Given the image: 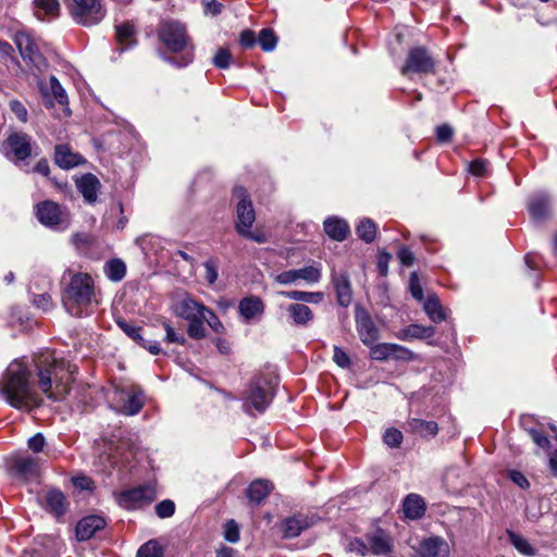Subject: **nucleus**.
Returning <instances> with one entry per match:
<instances>
[{
	"instance_id": "obj_8",
	"label": "nucleus",
	"mask_w": 557,
	"mask_h": 557,
	"mask_svg": "<svg viewBox=\"0 0 557 557\" xmlns=\"http://www.w3.org/2000/svg\"><path fill=\"white\" fill-rule=\"evenodd\" d=\"M35 210L38 221L50 228L65 230L70 224L69 212L54 201L44 200Z\"/></svg>"
},
{
	"instance_id": "obj_38",
	"label": "nucleus",
	"mask_w": 557,
	"mask_h": 557,
	"mask_svg": "<svg viewBox=\"0 0 557 557\" xmlns=\"http://www.w3.org/2000/svg\"><path fill=\"white\" fill-rule=\"evenodd\" d=\"M104 271L111 281L120 282L126 274V265L120 259H111L106 263Z\"/></svg>"
},
{
	"instance_id": "obj_45",
	"label": "nucleus",
	"mask_w": 557,
	"mask_h": 557,
	"mask_svg": "<svg viewBox=\"0 0 557 557\" xmlns=\"http://www.w3.org/2000/svg\"><path fill=\"white\" fill-rule=\"evenodd\" d=\"M162 326H163V329L165 331V341L168 343H174V344H178V345H185L186 344V338H185L184 334L181 333V332H177L172 326L170 321L163 319L162 320Z\"/></svg>"
},
{
	"instance_id": "obj_63",
	"label": "nucleus",
	"mask_w": 557,
	"mask_h": 557,
	"mask_svg": "<svg viewBox=\"0 0 557 557\" xmlns=\"http://www.w3.org/2000/svg\"><path fill=\"white\" fill-rule=\"evenodd\" d=\"M436 136H437L438 141L447 143L451 139L453 128L447 124L440 125L436 128Z\"/></svg>"
},
{
	"instance_id": "obj_44",
	"label": "nucleus",
	"mask_w": 557,
	"mask_h": 557,
	"mask_svg": "<svg viewBox=\"0 0 557 557\" xmlns=\"http://www.w3.org/2000/svg\"><path fill=\"white\" fill-rule=\"evenodd\" d=\"M187 335L193 339H202L207 336L205 320L202 317L188 321Z\"/></svg>"
},
{
	"instance_id": "obj_46",
	"label": "nucleus",
	"mask_w": 557,
	"mask_h": 557,
	"mask_svg": "<svg viewBox=\"0 0 557 557\" xmlns=\"http://www.w3.org/2000/svg\"><path fill=\"white\" fill-rule=\"evenodd\" d=\"M232 54L226 48H219L213 57V64L218 69H227L231 65Z\"/></svg>"
},
{
	"instance_id": "obj_56",
	"label": "nucleus",
	"mask_w": 557,
	"mask_h": 557,
	"mask_svg": "<svg viewBox=\"0 0 557 557\" xmlns=\"http://www.w3.org/2000/svg\"><path fill=\"white\" fill-rule=\"evenodd\" d=\"M333 360L343 369L349 368L351 363L349 356L338 346H334Z\"/></svg>"
},
{
	"instance_id": "obj_24",
	"label": "nucleus",
	"mask_w": 557,
	"mask_h": 557,
	"mask_svg": "<svg viewBox=\"0 0 557 557\" xmlns=\"http://www.w3.org/2000/svg\"><path fill=\"white\" fill-rule=\"evenodd\" d=\"M323 228L326 235L336 242H343L350 233V227L344 219L329 216L323 222Z\"/></svg>"
},
{
	"instance_id": "obj_41",
	"label": "nucleus",
	"mask_w": 557,
	"mask_h": 557,
	"mask_svg": "<svg viewBox=\"0 0 557 557\" xmlns=\"http://www.w3.org/2000/svg\"><path fill=\"white\" fill-rule=\"evenodd\" d=\"M257 42L263 51H272L277 44V37L271 28H263L260 30Z\"/></svg>"
},
{
	"instance_id": "obj_21",
	"label": "nucleus",
	"mask_w": 557,
	"mask_h": 557,
	"mask_svg": "<svg viewBox=\"0 0 557 557\" xmlns=\"http://www.w3.org/2000/svg\"><path fill=\"white\" fill-rule=\"evenodd\" d=\"M84 158L74 152L67 145H57L54 148V163L61 169H73L84 163Z\"/></svg>"
},
{
	"instance_id": "obj_1",
	"label": "nucleus",
	"mask_w": 557,
	"mask_h": 557,
	"mask_svg": "<svg viewBox=\"0 0 557 557\" xmlns=\"http://www.w3.org/2000/svg\"><path fill=\"white\" fill-rule=\"evenodd\" d=\"M38 386L48 398L57 401L70 393L69 383L77 368L51 352L41 354L36 360Z\"/></svg>"
},
{
	"instance_id": "obj_19",
	"label": "nucleus",
	"mask_w": 557,
	"mask_h": 557,
	"mask_svg": "<svg viewBox=\"0 0 557 557\" xmlns=\"http://www.w3.org/2000/svg\"><path fill=\"white\" fill-rule=\"evenodd\" d=\"M107 522L101 516H88L78 521L76 525V537L78 541L91 539L96 532L102 530Z\"/></svg>"
},
{
	"instance_id": "obj_54",
	"label": "nucleus",
	"mask_w": 557,
	"mask_h": 557,
	"mask_svg": "<svg viewBox=\"0 0 557 557\" xmlns=\"http://www.w3.org/2000/svg\"><path fill=\"white\" fill-rule=\"evenodd\" d=\"M224 537L230 543H236L239 540V528L234 520H230L224 527Z\"/></svg>"
},
{
	"instance_id": "obj_57",
	"label": "nucleus",
	"mask_w": 557,
	"mask_h": 557,
	"mask_svg": "<svg viewBox=\"0 0 557 557\" xmlns=\"http://www.w3.org/2000/svg\"><path fill=\"white\" fill-rule=\"evenodd\" d=\"M33 304L45 311L51 310L53 308L52 298L48 293L35 295L33 298Z\"/></svg>"
},
{
	"instance_id": "obj_35",
	"label": "nucleus",
	"mask_w": 557,
	"mask_h": 557,
	"mask_svg": "<svg viewBox=\"0 0 557 557\" xmlns=\"http://www.w3.org/2000/svg\"><path fill=\"white\" fill-rule=\"evenodd\" d=\"M35 15L44 21L46 16L55 17L59 15L60 3L58 0H34Z\"/></svg>"
},
{
	"instance_id": "obj_25",
	"label": "nucleus",
	"mask_w": 557,
	"mask_h": 557,
	"mask_svg": "<svg viewBox=\"0 0 557 557\" xmlns=\"http://www.w3.org/2000/svg\"><path fill=\"white\" fill-rule=\"evenodd\" d=\"M367 540L370 544L369 552L374 555H386L392 552V540L382 529H377L373 533L368 534Z\"/></svg>"
},
{
	"instance_id": "obj_9",
	"label": "nucleus",
	"mask_w": 557,
	"mask_h": 557,
	"mask_svg": "<svg viewBox=\"0 0 557 557\" xmlns=\"http://www.w3.org/2000/svg\"><path fill=\"white\" fill-rule=\"evenodd\" d=\"M435 61L423 47H416L409 50L405 64L400 72L403 75L410 73L428 75L434 73Z\"/></svg>"
},
{
	"instance_id": "obj_43",
	"label": "nucleus",
	"mask_w": 557,
	"mask_h": 557,
	"mask_svg": "<svg viewBox=\"0 0 557 557\" xmlns=\"http://www.w3.org/2000/svg\"><path fill=\"white\" fill-rule=\"evenodd\" d=\"M371 347V358L379 361H384L392 359L394 344L392 343H381L376 345H372Z\"/></svg>"
},
{
	"instance_id": "obj_11",
	"label": "nucleus",
	"mask_w": 557,
	"mask_h": 557,
	"mask_svg": "<svg viewBox=\"0 0 557 557\" xmlns=\"http://www.w3.org/2000/svg\"><path fill=\"white\" fill-rule=\"evenodd\" d=\"M157 497L153 485L146 484L123 491L117 496V503L125 509H137L152 503Z\"/></svg>"
},
{
	"instance_id": "obj_4",
	"label": "nucleus",
	"mask_w": 557,
	"mask_h": 557,
	"mask_svg": "<svg viewBox=\"0 0 557 557\" xmlns=\"http://www.w3.org/2000/svg\"><path fill=\"white\" fill-rule=\"evenodd\" d=\"M234 196L238 199L236 205L235 230L237 234L246 239L258 244L268 242V236L260 230L252 231L256 221V212L247 190L237 186L234 188Z\"/></svg>"
},
{
	"instance_id": "obj_3",
	"label": "nucleus",
	"mask_w": 557,
	"mask_h": 557,
	"mask_svg": "<svg viewBox=\"0 0 557 557\" xmlns=\"http://www.w3.org/2000/svg\"><path fill=\"white\" fill-rule=\"evenodd\" d=\"M100 292L88 273H71L62 292V305L73 317L81 318L92 312L100 302Z\"/></svg>"
},
{
	"instance_id": "obj_29",
	"label": "nucleus",
	"mask_w": 557,
	"mask_h": 557,
	"mask_svg": "<svg viewBox=\"0 0 557 557\" xmlns=\"http://www.w3.org/2000/svg\"><path fill=\"white\" fill-rule=\"evenodd\" d=\"M404 513L408 519L416 520L425 512V503L420 495L409 494L403 503Z\"/></svg>"
},
{
	"instance_id": "obj_51",
	"label": "nucleus",
	"mask_w": 557,
	"mask_h": 557,
	"mask_svg": "<svg viewBox=\"0 0 557 557\" xmlns=\"http://www.w3.org/2000/svg\"><path fill=\"white\" fill-rule=\"evenodd\" d=\"M175 512V504L171 499H164L157 504L156 513L159 518H170Z\"/></svg>"
},
{
	"instance_id": "obj_37",
	"label": "nucleus",
	"mask_w": 557,
	"mask_h": 557,
	"mask_svg": "<svg viewBox=\"0 0 557 557\" xmlns=\"http://www.w3.org/2000/svg\"><path fill=\"white\" fill-rule=\"evenodd\" d=\"M423 308L429 318L435 323H440L446 319L444 309L437 297L434 295L428 297L424 301Z\"/></svg>"
},
{
	"instance_id": "obj_18",
	"label": "nucleus",
	"mask_w": 557,
	"mask_h": 557,
	"mask_svg": "<svg viewBox=\"0 0 557 557\" xmlns=\"http://www.w3.org/2000/svg\"><path fill=\"white\" fill-rule=\"evenodd\" d=\"M12 472L23 481L34 480L39 474V463L33 457H15L11 465Z\"/></svg>"
},
{
	"instance_id": "obj_33",
	"label": "nucleus",
	"mask_w": 557,
	"mask_h": 557,
	"mask_svg": "<svg viewBox=\"0 0 557 557\" xmlns=\"http://www.w3.org/2000/svg\"><path fill=\"white\" fill-rule=\"evenodd\" d=\"M287 311L296 325L306 326L314 318L312 310L304 304H292Z\"/></svg>"
},
{
	"instance_id": "obj_42",
	"label": "nucleus",
	"mask_w": 557,
	"mask_h": 557,
	"mask_svg": "<svg viewBox=\"0 0 557 557\" xmlns=\"http://www.w3.org/2000/svg\"><path fill=\"white\" fill-rule=\"evenodd\" d=\"M509 540H510V543L515 546V548L519 553H521L525 556H534L535 555L536 552H535L534 547L523 536L516 534L513 532H509Z\"/></svg>"
},
{
	"instance_id": "obj_28",
	"label": "nucleus",
	"mask_w": 557,
	"mask_h": 557,
	"mask_svg": "<svg viewBox=\"0 0 557 557\" xmlns=\"http://www.w3.org/2000/svg\"><path fill=\"white\" fill-rule=\"evenodd\" d=\"M273 484L268 480L258 479L250 483L247 496L251 503L261 504L272 492Z\"/></svg>"
},
{
	"instance_id": "obj_32",
	"label": "nucleus",
	"mask_w": 557,
	"mask_h": 557,
	"mask_svg": "<svg viewBox=\"0 0 557 557\" xmlns=\"http://www.w3.org/2000/svg\"><path fill=\"white\" fill-rule=\"evenodd\" d=\"M435 334V329L433 326H423L419 324H410L406 329L401 330L397 334V338L403 341L408 339H423L430 338Z\"/></svg>"
},
{
	"instance_id": "obj_12",
	"label": "nucleus",
	"mask_w": 557,
	"mask_h": 557,
	"mask_svg": "<svg viewBox=\"0 0 557 557\" xmlns=\"http://www.w3.org/2000/svg\"><path fill=\"white\" fill-rule=\"evenodd\" d=\"M13 40L24 61L29 62L37 69L46 65L45 58L39 52L38 46L29 33L18 30L15 33Z\"/></svg>"
},
{
	"instance_id": "obj_53",
	"label": "nucleus",
	"mask_w": 557,
	"mask_h": 557,
	"mask_svg": "<svg viewBox=\"0 0 557 557\" xmlns=\"http://www.w3.org/2000/svg\"><path fill=\"white\" fill-rule=\"evenodd\" d=\"M409 290L411 293V296L421 301L423 299V288L420 284L419 276L416 272L411 273L409 278Z\"/></svg>"
},
{
	"instance_id": "obj_27",
	"label": "nucleus",
	"mask_w": 557,
	"mask_h": 557,
	"mask_svg": "<svg viewBox=\"0 0 557 557\" xmlns=\"http://www.w3.org/2000/svg\"><path fill=\"white\" fill-rule=\"evenodd\" d=\"M76 186L87 202L92 203L96 201L100 182L95 175L90 173L83 175L77 181Z\"/></svg>"
},
{
	"instance_id": "obj_14",
	"label": "nucleus",
	"mask_w": 557,
	"mask_h": 557,
	"mask_svg": "<svg viewBox=\"0 0 557 557\" xmlns=\"http://www.w3.org/2000/svg\"><path fill=\"white\" fill-rule=\"evenodd\" d=\"M203 311H208V307L188 295L177 300L173 306L174 314L186 321L200 318Z\"/></svg>"
},
{
	"instance_id": "obj_22",
	"label": "nucleus",
	"mask_w": 557,
	"mask_h": 557,
	"mask_svg": "<svg viewBox=\"0 0 557 557\" xmlns=\"http://www.w3.org/2000/svg\"><path fill=\"white\" fill-rule=\"evenodd\" d=\"M332 283L338 305L348 307L352 300V289L348 275L346 273H335L332 275Z\"/></svg>"
},
{
	"instance_id": "obj_15",
	"label": "nucleus",
	"mask_w": 557,
	"mask_h": 557,
	"mask_svg": "<svg viewBox=\"0 0 557 557\" xmlns=\"http://www.w3.org/2000/svg\"><path fill=\"white\" fill-rule=\"evenodd\" d=\"M7 143L18 161H24L32 156L33 140L28 134L23 132L11 133L7 138Z\"/></svg>"
},
{
	"instance_id": "obj_64",
	"label": "nucleus",
	"mask_w": 557,
	"mask_h": 557,
	"mask_svg": "<svg viewBox=\"0 0 557 557\" xmlns=\"http://www.w3.org/2000/svg\"><path fill=\"white\" fill-rule=\"evenodd\" d=\"M509 478L513 483H516L521 488H528L530 486L528 479L520 471H510Z\"/></svg>"
},
{
	"instance_id": "obj_62",
	"label": "nucleus",
	"mask_w": 557,
	"mask_h": 557,
	"mask_svg": "<svg viewBox=\"0 0 557 557\" xmlns=\"http://www.w3.org/2000/svg\"><path fill=\"white\" fill-rule=\"evenodd\" d=\"M529 433L533 442L536 443L537 446L542 448H547L549 446V440L543 432L531 429Z\"/></svg>"
},
{
	"instance_id": "obj_55",
	"label": "nucleus",
	"mask_w": 557,
	"mask_h": 557,
	"mask_svg": "<svg viewBox=\"0 0 557 557\" xmlns=\"http://www.w3.org/2000/svg\"><path fill=\"white\" fill-rule=\"evenodd\" d=\"M206 274L205 278L209 285H213L219 276L218 267L214 260H208L203 263Z\"/></svg>"
},
{
	"instance_id": "obj_60",
	"label": "nucleus",
	"mask_w": 557,
	"mask_h": 557,
	"mask_svg": "<svg viewBox=\"0 0 557 557\" xmlns=\"http://www.w3.org/2000/svg\"><path fill=\"white\" fill-rule=\"evenodd\" d=\"M27 445L34 453H40L44 450L46 440L41 433H37L28 440Z\"/></svg>"
},
{
	"instance_id": "obj_10",
	"label": "nucleus",
	"mask_w": 557,
	"mask_h": 557,
	"mask_svg": "<svg viewBox=\"0 0 557 557\" xmlns=\"http://www.w3.org/2000/svg\"><path fill=\"white\" fill-rule=\"evenodd\" d=\"M116 410L126 416L137 414L145 404L144 391L139 386L116 388Z\"/></svg>"
},
{
	"instance_id": "obj_5",
	"label": "nucleus",
	"mask_w": 557,
	"mask_h": 557,
	"mask_svg": "<svg viewBox=\"0 0 557 557\" xmlns=\"http://www.w3.org/2000/svg\"><path fill=\"white\" fill-rule=\"evenodd\" d=\"M159 40L172 52H185L180 62H175L177 66H186L193 61V53L188 51L190 40L187 35L186 27L175 21H164L158 28ZM174 63L173 58L166 59Z\"/></svg>"
},
{
	"instance_id": "obj_61",
	"label": "nucleus",
	"mask_w": 557,
	"mask_h": 557,
	"mask_svg": "<svg viewBox=\"0 0 557 557\" xmlns=\"http://www.w3.org/2000/svg\"><path fill=\"white\" fill-rule=\"evenodd\" d=\"M486 162L480 159L469 163V172L475 176H483L486 172Z\"/></svg>"
},
{
	"instance_id": "obj_7",
	"label": "nucleus",
	"mask_w": 557,
	"mask_h": 557,
	"mask_svg": "<svg viewBox=\"0 0 557 557\" xmlns=\"http://www.w3.org/2000/svg\"><path fill=\"white\" fill-rule=\"evenodd\" d=\"M66 5L73 20L84 26L96 25L106 15L101 0H70Z\"/></svg>"
},
{
	"instance_id": "obj_40",
	"label": "nucleus",
	"mask_w": 557,
	"mask_h": 557,
	"mask_svg": "<svg viewBox=\"0 0 557 557\" xmlns=\"http://www.w3.org/2000/svg\"><path fill=\"white\" fill-rule=\"evenodd\" d=\"M116 39L117 42L123 46L122 50L133 46L135 44L133 26L129 24L116 26Z\"/></svg>"
},
{
	"instance_id": "obj_6",
	"label": "nucleus",
	"mask_w": 557,
	"mask_h": 557,
	"mask_svg": "<svg viewBox=\"0 0 557 557\" xmlns=\"http://www.w3.org/2000/svg\"><path fill=\"white\" fill-rule=\"evenodd\" d=\"M275 385L276 379L272 375L256 377L251 382L246 401L244 403L245 411L249 414H252L251 409H255L258 413L264 412L273 398Z\"/></svg>"
},
{
	"instance_id": "obj_31",
	"label": "nucleus",
	"mask_w": 557,
	"mask_h": 557,
	"mask_svg": "<svg viewBox=\"0 0 557 557\" xmlns=\"http://www.w3.org/2000/svg\"><path fill=\"white\" fill-rule=\"evenodd\" d=\"M357 329L361 342L364 345L372 346L376 342L379 337V332L370 317L364 315L361 319H359L357 322Z\"/></svg>"
},
{
	"instance_id": "obj_47",
	"label": "nucleus",
	"mask_w": 557,
	"mask_h": 557,
	"mask_svg": "<svg viewBox=\"0 0 557 557\" xmlns=\"http://www.w3.org/2000/svg\"><path fill=\"white\" fill-rule=\"evenodd\" d=\"M162 549L153 541L144 544L137 552V557H162Z\"/></svg>"
},
{
	"instance_id": "obj_59",
	"label": "nucleus",
	"mask_w": 557,
	"mask_h": 557,
	"mask_svg": "<svg viewBox=\"0 0 557 557\" xmlns=\"http://www.w3.org/2000/svg\"><path fill=\"white\" fill-rule=\"evenodd\" d=\"M348 550L360 556H366L369 553V547L362 540L354 539L348 544Z\"/></svg>"
},
{
	"instance_id": "obj_30",
	"label": "nucleus",
	"mask_w": 557,
	"mask_h": 557,
	"mask_svg": "<svg viewBox=\"0 0 557 557\" xmlns=\"http://www.w3.org/2000/svg\"><path fill=\"white\" fill-rule=\"evenodd\" d=\"M406 431L420 436H435L438 432L437 423L422 419L412 418L407 421Z\"/></svg>"
},
{
	"instance_id": "obj_34",
	"label": "nucleus",
	"mask_w": 557,
	"mask_h": 557,
	"mask_svg": "<svg viewBox=\"0 0 557 557\" xmlns=\"http://www.w3.org/2000/svg\"><path fill=\"white\" fill-rule=\"evenodd\" d=\"M309 528L308 519L304 516H294L287 518L283 523L284 537H296L304 530Z\"/></svg>"
},
{
	"instance_id": "obj_52",
	"label": "nucleus",
	"mask_w": 557,
	"mask_h": 557,
	"mask_svg": "<svg viewBox=\"0 0 557 557\" xmlns=\"http://www.w3.org/2000/svg\"><path fill=\"white\" fill-rule=\"evenodd\" d=\"M392 359L398 361H412L416 359V355L410 349L398 344H394Z\"/></svg>"
},
{
	"instance_id": "obj_16",
	"label": "nucleus",
	"mask_w": 557,
	"mask_h": 557,
	"mask_svg": "<svg viewBox=\"0 0 557 557\" xmlns=\"http://www.w3.org/2000/svg\"><path fill=\"white\" fill-rule=\"evenodd\" d=\"M119 327L139 346L147 349L152 355H159L161 348L158 342H150L143 336V329L132 324L123 319L116 321Z\"/></svg>"
},
{
	"instance_id": "obj_17",
	"label": "nucleus",
	"mask_w": 557,
	"mask_h": 557,
	"mask_svg": "<svg viewBox=\"0 0 557 557\" xmlns=\"http://www.w3.org/2000/svg\"><path fill=\"white\" fill-rule=\"evenodd\" d=\"M528 211L534 221L542 222L550 215V198L546 193H536L529 198Z\"/></svg>"
},
{
	"instance_id": "obj_50",
	"label": "nucleus",
	"mask_w": 557,
	"mask_h": 557,
	"mask_svg": "<svg viewBox=\"0 0 557 557\" xmlns=\"http://www.w3.org/2000/svg\"><path fill=\"white\" fill-rule=\"evenodd\" d=\"M384 443L389 447H399L403 442V433L397 429H387L383 436Z\"/></svg>"
},
{
	"instance_id": "obj_48",
	"label": "nucleus",
	"mask_w": 557,
	"mask_h": 557,
	"mask_svg": "<svg viewBox=\"0 0 557 557\" xmlns=\"http://www.w3.org/2000/svg\"><path fill=\"white\" fill-rule=\"evenodd\" d=\"M50 87H51V92H52L54 99L60 104L67 103L66 92H65L64 88L62 87V85L60 84V82L58 81V78L53 75L50 77Z\"/></svg>"
},
{
	"instance_id": "obj_26",
	"label": "nucleus",
	"mask_w": 557,
	"mask_h": 557,
	"mask_svg": "<svg viewBox=\"0 0 557 557\" xmlns=\"http://www.w3.org/2000/svg\"><path fill=\"white\" fill-rule=\"evenodd\" d=\"M45 508L58 518L63 516L67 508L64 494L59 490L48 491L45 495Z\"/></svg>"
},
{
	"instance_id": "obj_49",
	"label": "nucleus",
	"mask_w": 557,
	"mask_h": 557,
	"mask_svg": "<svg viewBox=\"0 0 557 557\" xmlns=\"http://www.w3.org/2000/svg\"><path fill=\"white\" fill-rule=\"evenodd\" d=\"M9 108L20 122H22V123L27 122V119H28L27 109L20 100H17V99L10 100Z\"/></svg>"
},
{
	"instance_id": "obj_58",
	"label": "nucleus",
	"mask_w": 557,
	"mask_h": 557,
	"mask_svg": "<svg viewBox=\"0 0 557 557\" xmlns=\"http://www.w3.org/2000/svg\"><path fill=\"white\" fill-rule=\"evenodd\" d=\"M257 42L256 35L250 29H245L239 34V44L243 48H252Z\"/></svg>"
},
{
	"instance_id": "obj_39",
	"label": "nucleus",
	"mask_w": 557,
	"mask_h": 557,
	"mask_svg": "<svg viewBox=\"0 0 557 557\" xmlns=\"http://www.w3.org/2000/svg\"><path fill=\"white\" fill-rule=\"evenodd\" d=\"M357 235L366 243H372L376 235V225L370 219H363L357 225Z\"/></svg>"
},
{
	"instance_id": "obj_13",
	"label": "nucleus",
	"mask_w": 557,
	"mask_h": 557,
	"mask_svg": "<svg viewBox=\"0 0 557 557\" xmlns=\"http://www.w3.org/2000/svg\"><path fill=\"white\" fill-rule=\"evenodd\" d=\"M321 269L315 265H308L301 269L283 271L275 275L274 281L281 285H289L298 280L307 284H314L321 280Z\"/></svg>"
},
{
	"instance_id": "obj_23",
	"label": "nucleus",
	"mask_w": 557,
	"mask_h": 557,
	"mask_svg": "<svg viewBox=\"0 0 557 557\" xmlns=\"http://www.w3.org/2000/svg\"><path fill=\"white\" fill-rule=\"evenodd\" d=\"M264 302L258 296L245 297L238 305V311L246 321L261 318L264 313Z\"/></svg>"
},
{
	"instance_id": "obj_2",
	"label": "nucleus",
	"mask_w": 557,
	"mask_h": 557,
	"mask_svg": "<svg viewBox=\"0 0 557 557\" xmlns=\"http://www.w3.org/2000/svg\"><path fill=\"white\" fill-rule=\"evenodd\" d=\"M0 393L17 409L32 410L41 405V398L29 383V371L22 362L14 361L0 382Z\"/></svg>"
},
{
	"instance_id": "obj_36",
	"label": "nucleus",
	"mask_w": 557,
	"mask_h": 557,
	"mask_svg": "<svg viewBox=\"0 0 557 557\" xmlns=\"http://www.w3.org/2000/svg\"><path fill=\"white\" fill-rule=\"evenodd\" d=\"M278 294L288 299L307 304H320L324 298L322 292L282 290Z\"/></svg>"
},
{
	"instance_id": "obj_20",
	"label": "nucleus",
	"mask_w": 557,
	"mask_h": 557,
	"mask_svg": "<svg viewBox=\"0 0 557 557\" xmlns=\"http://www.w3.org/2000/svg\"><path fill=\"white\" fill-rule=\"evenodd\" d=\"M419 553L421 557H448L450 550L444 539L434 536L421 542Z\"/></svg>"
}]
</instances>
